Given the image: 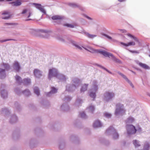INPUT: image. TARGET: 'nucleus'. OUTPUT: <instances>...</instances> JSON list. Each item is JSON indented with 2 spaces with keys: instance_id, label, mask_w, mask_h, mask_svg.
I'll return each instance as SVG.
<instances>
[{
  "instance_id": "obj_7",
  "label": "nucleus",
  "mask_w": 150,
  "mask_h": 150,
  "mask_svg": "<svg viewBox=\"0 0 150 150\" xmlns=\"http://www.w3.org/2000/svg\"><path fill=\"white\" fill-rule=\"evenodd\" d=\"M59 73L58 70L56 68L50 69L49 70L48 79L50 80L52 77L57 78Z\"/></svg>"
},
{
  "instance_id": "obj_31",
  "label": "nucleus",
  "mask_w": 150,
  "mask_h": 150,
  "mask_svg": "<svg viewBox=\"0 0 150 150\" xmlns=\"http://www.w3.org/2000/svg\"><path fill=\"white\" fill-rule=\"evenodd\" d=\"M69 42H70V43H71L73 45L75 46L78 49L80 50H81L82 49V48L81 47L77 45L76 42L72 40H69Z\"/></svg>"
},
{
  "instance_id": "obj_11",
  "label": "nucleus",
  "mask_w": 150,
  "mask_h": 150,
  "mask_svg": "<svg viewBox=\"0 0 150 150\" xmlns=\"http://www.w3.org/2000/svg\"><path fill=\"white\" fill-rule=\"evenodd\" d=\"M41 104L43 107L45 108H47L50 105V102L46 99L43 98L42 99Z\"/></svg>"
},
{
  "instance_id": "obj_4",
  "label": "nucleus",
  "mask_w": 150,
  "mask_h": 150,
  "mask_svg": "<svg viewBox=\"0 0 150 150\" xmlns=\"http://www.w3.org/2000/svg\"><path fill=\"white\" fill-rule=\"evenodd\" d=\"M98 82L96 80L92 81L91 87L89 89V91L90 94H96L98 89Z\"/></svg>"
},
{
  "instance_id": "obj_50",
  "label": "nucleus",
  "mask_w": 150,
  "mask_h": 150,
  "mask_svg": "<svg viewBox=\"0 0 150 150\" xmlns=\"http://www.w3.org/2000/svg\"><path fill=\"white\" fill-rule=\"evenodd\" d=\"M117 73L120 75L123 79L126 81L128 79L126 76L121 72L118 71Z\"/></svg>"
},
{
  "instance_id": "obj_45",
  "label": "nucleus",
  "mask_w": 150,
  "mask_h": 150,
  "mask_svg": "<svg viewBox=\"0 0 150 150\" xmlns=\"http://www.w3.org/2000/svg\"><path fill=\"white\" fill-rule=\"evenodd\" d=\"M81 117L84 119H86L88 118V116L86 115L84 112H83L80 113Z\"/></svg>"
},
{
  "instance_id": "obj_8",
  "label": "nucleus",
  "mask_w": 150,
  "mask_h": 150,
  "mask_svg": "<svg viewBox=\"0 0 150 150\" xmlns=\"http://www.w3.org/2000/svg\"><path fill=\"white\" fill-rule=\"evenodd\" d=\"M77 88L72 84H69L67 85L66 91L69 92H72L74 91Z\"/></svg>"
},
{
  "instance_id": "obj_10",
  "label": "nucleus",
  "mask_w": 150,
  "mask_h": 150,
  "mask_svg": "<svg viewBox=\"0 0 150 150\" xmlns=\"http://www.w3.org/2000/svg\"><path fill=\"white\" fill-rule=\"evenodd\" d=\"M33 4L39 10L44 14H46V11L43 8V6H42L41 4L35 3H33Z\"/></svg>"
},
{
  "instance_id": "obj_32",
  "label": "nucleus",
  "mask_w": 150,
  "mask_h": 150,
  "mask_svg": "<svg viewBox=\"0 0 150 150\" xmlns=\"http://www.w3.org/2000/svg\"><path fill=\"white\" fill-rule=\"evenodd\" d=\"M31 80L30 79L28 78H25L23 80V83L25 85H28L30 84L31 83Z\"/></svg>"
},
{
  "instance_id": "obj_49",
  "label": "nucleus",
  "mask_w": 150,
  "mask_h": 150,
  "mask_svg": "<svg viewBox=\"0 0 150 150\" xmlns=\"http://www.w3.org/2000/svg\"><path fill=\"white\" fill-rule=\"evenodd\" d=\"M34 92L35 94H40V90L37 87H35L34 88Z\"/></svg>"
},
{
  "instance_id": "obj_20",
  "label": "nucleus",
  "mask_w": 150,
  "mask_h": 150,
  "mask_svg": "<svg viewBox=\"0 0 150 150\" xmlns=\"http://www.w3.org/2000/svg\"><path fill=\"white\" fill-rule=\"evenodd\" d=\"M88 84L84 83L82 84L80 89V91L81 93H84L88 89Z\"/></svg>"
},
{
  "instance_id": "obj_41",
  "label": "nucleus",
  "mask_w": 150,
  "mask_h": 150,
  "mask_svg": "<svg viewBox=\"0 0 150 150\" xmlns=\"http://www.w3.org/2000/svg\"><path fill=\"white\" fill-rule=\"evenodd\" d=\"M15 79L17 83L19 84H20L22 83L23 80H22L21 78L19 76L16 75L15 76Z\"/></svg>"
},
{
  "instance_id": "obj_60",
  "label": "nucleus",
  "mask_w": 150,
  "mask_h": 150,
  "mask_svg": "<svg viewBox=\"0 0 150 150\" xmlns=\"http://www.w3.org/2000/svg\"><path fill=\"white\" fill-rule=\"evenodd\" d=\"M137 131L139 132L140 133L142 131L141 128L140 127H138V128L137 129Z\"/></svg>"
},
{
  "instance_id": "obj_5",
  "label": "nucleus",
  "mask_w": 150,
  "mask_h": 150,
  "mask_svg": "<svg viewBox=\"0 0 150 150\" xmlns=\"http://www.w3.org/2000/svg\"><path fill=\"white\" fill-rule=\"evenodd\" d=\"M116 106L115 114L116 115H122L125 112L123 105L120 103H118L116 104Z\"/></svg>"
},
{
  "instance_id": "obj_52",
  "label": "nucleus",
  "mask_w": 150,
  "mask_h": 150,
  "mask_svg": "<svg viewBox=\"0 0 150 150\" xmlns=\"http://www.w3.org/2000/svg\"><path fill=\"white\" fill-rule=\"evenodd\" d=\"M104 116L105 117L108 118H110L111 117V114L107 112L105 113Z\"/></svg>"
},
{
  "instance_id": "obj_36",
  "label": "nucleus",
  "mask_w": 150,
  "mask_h": 150,
  "mask_svg": "<svg viewBox=\"0 0 150 150\" xmlns=\"http://www.w3.org/2000/svg\"><path fill=\"white\" fill-rule=\"evenodd\" d=\"M120 44L125 46L127 47L131 45H134L135 43L134 42H129L127 43H125L123 42H121Z\"/></svg>"
},
{
  "instance_id": "obj_33",
  "label": "nucleus",
  "mask_w": 150,
  "mask_h": 150,
  "mask_svg": "<svg viewBox=\"0 0 150 150\" xmlns=\"http://www.w3.org/2000/svg\"><path fill=\"white\" fill-rule=\"evenodd\" d=\"M1 67L4 68L5 70L7 71L10 68V66L8 64L4 63L1 65Z\"/></svg>"
},
{
  "instance_id": "obj_47",
  "label": "nucleus",
  "mask_w": 150,
  "mask_h": 150,
  "mask_svg": "<svg viewBox=\"0 0 150 150\" xmlns=\"http://www.w3.org/2000/svg\"><path fill=\"white\" fill-rule=\"evenodd\" d=\"M89 111L92 113H93L95 110L94 107L93 105H91L88 108Z\"/></svg>"
},
{
  "instance_id": "obj_17",
  "label": "nucleus",
  "mask_w": 150,
  "mask_h": 150,
  "mask_svg": "<svg viewBox=\"0 0 150 150\" xmlns=\"http://www.w3.org/2000/svg\"><path fill=\"white\" fill-rule=\"evenodd\" d=\"M135 61L137 64H138L141 67H142V68L145 69H150V67L146 64L143 63L142 62H139V61L137 60H135Z\"/></svg>"
},
{
  "instance_id": "obj_2",
  "label": "nucleus",
  "mask_w": 150,
  "mask_h": 150,
  "mask_svg": "<svg viewBox=\"0 0 150 150\" xmlns=\"http://www.w3.org/2000/svg\"><path fill=\"white\" fill-rule=\"evenodd\" d=\"M72 99V97L68 96H65L62 99L63 101L65 102L61 106V110L63 111H68L69 110V107L68 104V102H69Z\"/></svg>"
},
{
  "instance_id": "obj_3",
  "label": "nucleus",
  "mask_w": 150,
  "mask_h": 150,
  "mask_svg": "<svg viewBox=\"0 0 150 150\" xmlns=\"http://www.w3.org/2000/svg\"><path fill=\"white\" fill-rule=\"evenodd\" d=\"M105 134L106 135H112L114 139H118L119 135L115 129L112 126H110L106 131Z\"/></svg>"
},
{
  "instance_id": "obj_15",
  "label": "nucleus",
  "mask_w": 150,
  "mask_h": 150,
  "mask_svg": "<svg viewBox=\"0 0 150 150\" xmlns=\"http://www.w3.org/2000/svg\"><path fill=\"white\" fill-rule=\"evenodd\" d=\"M115 94H104L103 100L104 101L108 102L112 100L115 96Z\"/></svg>"
},
{
  "instance_id": "obj_12",
  "label": "nucleus",
  "mask_w": 150,
  "mask_h": 150,
  "mask_svg": "<svg viewBox=\"0 0 150 150\" xmlns=\"http://www.w3.org/2000/svg\"><path fill=\"white\" fill-rule=\"evenodd\" d=\"M10 13L8 11H4L1 14V18L7 20L11 17Z\"/></svg>"
},
{
  "instance_id": "obj_28",
  "label": "nucleus",
  "mask_w": 150,
  "mask_h": 150,
  "mask_svg": "<svg viewBox=\"0 0 150 150\" xmlns=\"http://www.w3.org/2000/svg\"><path fill=\"white\" fill-rule=\"evenodd\" d=\"M99 141L101 143H103L105 145H108L110 144V142L108 140H106L104 138H100Z\"/></svg>"
},
{
  "instance_id": "obj_35",
  "label": "nucleus",
  "mask_w": 150,
  "mask_h": 150,
  "mask_svg": "<svg viewBox=\"0 0 150 150\" xmlns=\"http://www.w3.org/2000/svg\"><path fill=\"white\" fill-rule=\"evenodd\" d=\"M12 4L13 6H18L21 5L22 3L21 1H16L12 3H10Z\"/></svg>"
},
{
  "instance_id": "obj_43",
  "label": "nucleus",
  "mask_w": 150,
  "mask_h": 150,
  "mask_svg": "<svg viewBox=\"0 0 150 150\" xmlns=\"http://www.w3.org/2000/svg\"><path fill=\"white\" fill-rule=\"evenodd\" d=\"M65 146V143L64 142H59V149H63Z\"/></svg>"
},
{
  "instance_id": "obj_14",
  "label": "nucleus",
  "mask_w": 150,
  "mask_h": 150,
  "mask_svg": "<svg viewBox=\"0 0 150 150\" xmlns=\"http://www.w3.org/2000/svg\"><path fill=\"white\" fill-rule=\"evenodd\" d=\"M35 31L37 32H41L42 33H45V36L44 37L45 38H48L49 37V34L50 33H52V32L49 30H47L42 29H38L37 30H35Z\"/></svg>"
},
{
  "instance_id": "obj_34",
  "label": "nucleus",
  "mask_w": 150,
  "mask_h": 150,
  "mask_svg": "<svg viewBox=\"0 0 150 150\" xmlns=\"http://www.w3.org/2000/svg\"><path fill=\"white\" fill-rule=\"evenodd\" d=\"M84 35L88 38L90 39H93L97 36V35H95L90 34L87 32H85Z\"/></svg>"
},
{
  "instance_id": "obj_53",
  "label": "nucleus",
  "mask_w": 150,
  "mask_h": 150,
  "mask_svg": "<svg viewBox=\"0 0 150 150\" xmlns=\"http://www.w3.org/2000/svg\"><path fill=\"white\" fill-rule=\"evenodd\" d=\"M22 93L23 94H30V92L28 89H26L23 91Z\"/></svg>"
},
{
  "instance_id": "obj_44",
  "label": "nucleus",
  "mask_w": 150,
  "mask_h": 150,
  "mask_svg": "<svg viewBox=\"0 0 150 150\" xmlns=\"http://www.w3.org/2000/svg\"><path fill=\"white\" fill-rule=\"evenodd\" d=\"M96 65L97 66L100 67V68L103 69L104 70H105L106 71H107V72H108L110 74H112V72H110V71H109L107 69H106V68H105L104 67H103L100 64H96Z\"/></svg>"
},
{
  "instance_id": "obj_57",
  "label": "nucleus",
  "mask_w": 150,
  "mask_h": 150,
  "mask_svg": "<svg viewBox=\"0 0 150 150\" xmlns=\"http://www.w3.org/2000/svg\"><path fill=\"white\" fill-rule=\"evenodd\" d=\"M10 40L15 41V40H16L14 39H6V40H1V42H6L8 41H10Z\"/></svg>"
},
{
  "instance_id": "obj_16",
  "label": "nucleus",
  "mask_w": 150,
  "mask_h": 150,
  "mask_svg": "<svg viewBox=\"0 0 150 150\" xmlns=\"http://www.w3.org/2000/svg\"><path fill=\"white\" fill-rule=\"evenodd\" d=\"M57 39L60 41L62 42H68L70 43L69 40H71L69 38L63 36H59L57 38Z\"/></svg>"
},
{
  "instance_id": "obj_56",
  "label": "nucleus",
  "mask_w": 150,
  "mask_h": 150,
  "mask_svg": "<svg viewBox=\"0 0 150 150\" xmlns=\"http://www.w3.org/2000/svg\"><path fill=\"white\" fill-rule=\"evenodd\" d=\"M126 81L129 84L130 86L132 88L134 87L133 85L132 84V82L128 79Z\"/></svg>"
},
{
  "instance_id": "obj_59",
  "label": "nucleus",
  "mask_w": 150,
  "mask_h": 150,
  "mask_svg": "<svg viewBox=\"0 0 150 150\" xmlns=\"http://www.w3.org/2000/svg\"><path fill=\"white\" fill-rule=\"evenodd\" d=\"M129 51L132 53H135L137 54H139V51H133L132 50H129Z\"/></svg>"
},
{
  "instance_id": "obj_29",
  "label": "nucleus",
  "mask_w": 150,
  "mask_h": 150,
  "mask_svg": "<svg viewBox=\"0 0 150 150\" xmlns=\"http://www.w3.org/2000/svg\"><path fill=\"white\" fill-rule=\"evenodd\" d=\"M134 121V119L132 117H129L127 119L125 122L127 124L131 125L130 124H132Z\"/></svg>"
},
{
  "instance_id": "obj_63",
  "label": "nucleus",
  "mask_w": 150,
  "mask_h": 150,
  "mask_svg": "<svg viewBox=\"0 0 150 150\" xmlns=\"http://www.w3.org/2000/svg\"><path fill=\"white\" fill-rule=\"evenodd\" d=\"M15 91L16 93H18L19 92L20 90L19 88H16L15 89Z\"/></svg>"
},
{
  "instance_id": "obj_23",
  "label": "nucleus",
  "mask_w": 150,
  "mask_h": 150,
  "mask_svg": "<svg viewBox=\"0 0 150 150\" xmlns=\"http://www.w3.org/2000/svg\"><path fill=\"white\" fill-rule=\"evenodd\" d=\"M13 67L14 69L17 72H18L20 69V65L17 61H15L13 63Z\"/></svg>"
},
{
  "instance_id": "obj_1",
  "label": "nucleus",
  "mask_w": 150,
  "mask_h": 150,
  "mask_svg": "<svg viewBox=\"0 0 150 150\" xmlns=\"http://www.w3.org/2000/svg\"><path fill=\"white\" fill-rule=\"evenodd\" d=\"M87 47L89 49L88 51L92 53H99L105 57H108L109 58L111 57L112 59L117 63H121V61L117 58L112 54L109 53L105 51L100 50H95L89 46H87Z\"/></svg>"
},
{
  "instance_id": "obj_55",
  "label": "nucleus",
  "mask_w": 150,
  "mask_h": 150,
  "mask_svg": "<svg viewBox=\"0 0 150 150\" xmlns=\"http://www.w3.org/2000/svg\"><path fill=\"white\" fill-rule=\"evenodd\" d=\"M89 96L90 97L93 98V100H95L96 97V94H89Z\"/></svg>"
},
{
  "instance_id": "obj_37",
  "label": "nucleus",
  "mask_w": 150,
  "mask_h": 150,
  "mask_svg": "<svg viewBox=\"0 0 150 150\" xmlns=\"http://www.w3.org/2000/svg\"><path fill=\"white\" fill-rule=\"evenodd\" d=\"M14 105L16 107V110L18 112L20 111L21 108L19 103L17 102H16Z\"/></svg>"
},
{
  "instance_id": "obj_40",
  "label": "nucleus",
  "mask_w": 150,
  "mask_h": 150,
  "mask_svg": "<svg viewBox=\"0 0 150 150\" xmlns=\"http://www.w3.org/2000/svg\"><path fill=\"white\" fill-rule=\"evenodd\" d=\"M57 89L54 87H52L51 88L50 91L48 92L47 94H53L57 92Z\"/></svg>"
},
{
  "instance_id": "obj_18",
  "label": "nucleus",
  "mask_w": 150,
  "mask_h": 150,
  "mask_svg": "<svg viewBox=\"0 0 150 150\" xmlns=\"http://www.w3.org/2000/svg\"><path fill=\"white\" fill-rule=\"evenodd\" d=\"M35 76L37 78H40L42 76V72L38 69H35L33 71Z\"/></svg>"
},
{
  "instance_id": "obj_21",
  "label": "nucleus",
  "mask_w": 150,
  "mask_h": 150,
  "mask_svg": "<svg viewBox=\"0 0 150 150\" xmlns=\"http://www.w3.org/2000/svg\"><path fill=\"white\" fill-rule=\"evenodd\" d=\"M1 113L4 115L5 117L8 116L10 114V111L6 108H2L1 111Z\"/></svg>"
},
{
  "instance_id": "obj_61",
  "label": "nucleus",
  "mask_w": 150,
  "mask_h": 150,
  "mask_svg": "<svg viewBox=\"0 0 150 150\" xmlns=\"http://www.w3.org/2000/svg\"><path fill=\"white\" fill-rule=\"evenodd\" d=\"M27 9H24L23 11L21 13V14H25L27 12Z\"/></svg>"
},
{
  "instance_id": "obj_62",
  "label": "nucleus",
  "mask_w": 150,
  "mask_h": 150,
  "mask_svg": "<svg viewBox=\"0 0 150 150\" xmlns=\"http://www.w3.org/2000/svg\"><path fill=\"white\" fill-rule=\"evenodd\" d=\"M119 30L122 33H125L126 32V30L124 29H120Z\"/></svg>"
},
{
  "instance_id": "obj_39",
  "label": "nucleus",
  "mask_w": 150,
  "mask_h": 150,
  "mask_svg": "<svg viewBox=\"0 0 150 150\" xmlns=\"http://www.w3.org/2000/svg\"><path fill=\"white\" fill-rule=\"evenodd\" d=\"M133 144L135 148H137L140 146L139 142L137 140H134L133 141Z\"/></svg>"
},
{
  "instance_id": "obj_27",
  "label": "nucleus",
  "mask_w": 150,
  "mask_h": 150,
  "mask_svg": "<svg viewBox=\"0 0 150 150\" xmlns=\"http://www.w3.org/2000/svg\"><path fill=\"white\" fill-rule=\"evenodd\" d=\"M19 136V129H16L14 131L13 133V138L16 137V139H18Z\"/></svg>"
},
{
  "instance_id": "obj_6",
  "label": "nucleus",
  "mask_w": 150,
  "mask_h": 150,
  "mask_svg": "<svg viewBox=\"0 0 150 150\" xmlns=\"http://www.w3.org/2000/svg\"><path fill=\"white\" fill-rule=\"evenodd\" d=\"M125 128L128 135L134 134L137 131L135 127L132 125L126 124Z\"/></svg>"
},
{
  "instance_id": "obj_26",
  "label": "nucleus",
  "mask_w": 150,
  "mask_h": 150,
  "mask_svg": "<svg viewBox=\"0 0 150 150\" xmlns=\"http://www.w3.org/2000/svg\"><path fill=\"white\" fill-rule=\"evenodd\" d=\"M102 126L101 122L99 120L95 121L93 123V127L94 128L100 127Z\"/></svg>"
},
{
  "instance_id": "obj_13",
  "label": "nucleus",
  "mask_w": 150,
  "mask_h": 150,
  "mask_svg": "<svg viewBox=\"0 0 150 150\" xmlns=\"http://www.w3.org/2000/svg\"><path fill=\"white\" fill-rule=\"evenodd\" d=\"M72 85H74L77 88L79 86L80 80L77 78H74L72 79Z\"/></svg>"
},
{
  "instance_id": "obj_46",
  "label": "nucleus",
  "mask_w": 150,
  "mask_h": 150,
  "mask_svg": "<svg viewBox=\"0 0 150 150\" xmlns=\"http://www.w3.org/2000/svg\"><path fill=\"white\" fill-rule=\"evenodd\" d=\"M127 35L129 37H130L131 38L133 39L134 40L136 41L137 42H139V40L136 37L128 33L127 34Z\"/></svg>"
},
{
  "instance_id": "obj_24",
  "label": "nucleus",
  "mask_w": 150,
  "mask_h": 150,
  "mask_svg": "<svg viewBox=\"0 0 150 150\" xmlns=\"http://www.w3.org/2000/svg\"><path fill=\"white\" fill-rule=\"evenodd\" d=\"M70 139L73 142L79 144V140L78 137L75 135H71L70 137Z\"/></svg>"
},
{
  "instance_id": "obj_48",
  "label": "nucleus",
  "mask_w": 150,
  "mask_h": 150,
  "mask_svg": "<svg viewBox=\"0 0 150 150\" xmlns=\"http://www.w3.org/2000/svg\"><path fill=\"white\" fill-rule=\"evenodd\" d=\"M150 146L148 143H146L144 144L143 150H149Z\"/></svg>"
},
{
  "instance_id": "obj_54",
  "label": "nucleus",
  "mask_w": 150,
  "mask_h": 150,
  "mask_svg": "<svg viewBox=\"0 0 150 150\" xmlns=\"http://www.w3.org/2000/svg\"><path fill=\"white\" fill-rule=\"evenodd\" d=\"M64 25L71 28H74V26L73 25L70 24H65Z\"/></svg>"
},
{
  "instance_id": "obj_9",
  "label": "nucleus",
  "mask_w": 150,
  "mask_h": 150,
  "mask_svg": "<svg viewBox=\"0 0 150 150\" xmlns=\"http://www.w3.org/2000/svg\"><path fill=\"white\" fill-rule=\"evenodd\" d=\"M58 79L61 81L66 82V81L68 79V77L64 75L59 73L57 77Z\"/></svg>"
},
{
  "instance_id": "obj_30",
  "label": "nucleus",
  "mask_w": 150,
  "mask_h": 150,
  "mask_svg": "<svg viewBox=\"0 0 150 150\" xmlns=\"http://www.w3.org/2000/svg\"><path fill=\"white\" fill-rule=\"evenodd\" d=\"M69 42H70V43H71L73 45L75 46L78 49L80 50H81L82 49V48L81 47L77 45L76 42L72 40H69Z\"/></svg>"
},
{
  "instance_id": "obj_25",
  "label": "nucleus",
  "mask_w": 150,
  "mask_h": 150,
  "mask_svg": "<svg viewBox=\"0 0 150 150\" xmlns=\"http://www.w3.org/2000/svg\"><path fill=\"white\" fill-rule=\"evenodd\" d=\"M6 76V74L4 69L0 68V79H3Z\"/></svg>"
},
{
  "instance_id": "obj_64",
  "label": "nucleus",
  "mask_w": 150,
  "mask_h": 150,
  "mask_svg": "<svg viewBox=\"0 0 150 150\" xmlns=\"http://www.w3.org/2000/svg\"><path fill=\"white\" fill-rule=\"evenodd\" d=\"M84 16L86 18H88V19L90 20H92V19L91 18L89 17V16H88L86 15H84Z\"/></svg>"
},
{
  "instance_id": "obj_42",
  "label": "nucleus",
  "mask_w": 150,
  "mask_h": 150,
  "mask_svg": "<svg viewBox=\"0 0 150 150\" xmlns=\"http://www.w3.org/2000/svg\"><path fill=\"white\" fill-rule=\"evenodd\" d=\"M63 18V17L59 15H55L52 17V19L53 20H61Z\"/></svg>"
},
{
  "instance_id": "obj_58",
  "label": "nucleus",
  "mask_w": 150,
  "mask_h": 150,
  "mask_svg": "<svg viewBox=\"0 0 150 150\" xmlns=\"http://www.w3.org/2000/svg\"><path fill=\"white\" fill-rule=\"evenodd\" d=\"M8 94H1V97L4 99L7 98L8 97Z\"/></svg>"
},
{
  "instance_id": "obj_38",
  "label": "nucleus",
  "mask_w": 150,
  "mask_h": 150,
  "mask_svg": "<svg viewBox=\"0 0 150 150\" xmlns=\"http://www.w3.org/2000/svg\"><path fill=\"white\" fill-rule=\"evenodd\" d=\"M83 102V100L79 98H77L76 100V102L75 103V105L77 106H79L80 105V104H81Z\"/></svg>"
},
{
  "instance_id": "obj_19",
  "label": "nucleus",
  "mask_w": 150,
  "mask_h": 150,
  "mask_svg": "<svg viewBox=\"0 0 150 150\" xmlns=\"http://www.w3.org/2000/svg\"><path fill=\"white\" fill-rule=\"evenodd\" d=\"M18 120V119L17 117L15 115H12L11 116L9 121L10 123L13 124L16 122Z\"/></svg>"
},
{
  "instance_id": "obj_22",
  "label": "nucleus",
  "mask_w": 150,
  "mask_h": 150,
  "mask_svg": "<svg viewBox=\"0 0 150 150\" xmlns=\"http://www.w3.org/2000/svg\"><path fill=\"white\" fill-rule=\"evenodd\" d=\"M68 5L72 8H78L80 9L83 10V8L82 7H81L80 5L77 4L76 3H68Z\"/></svg>"
},
{
  "instance_id": "obj_51",
  "label": "nucleus",
  "mask_w": 150,
  "mask_h": 150,
  "mask_svg": "<svg viewBox=\"0 0 150 150\" xmlns=\"http://www.w3.org/2000/svg\"><path fill=\"white\" fill-rule=\"evenodd\" d=\"M103 36L106 37L107 38H108L109 39L111 40L112 41H115V40L114 39H112V38L111 37L108 36L107 35H106V34H103Z\"/></svg>"
}]
</instances>
